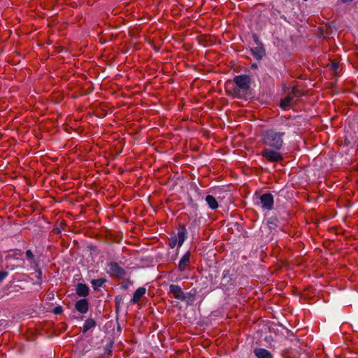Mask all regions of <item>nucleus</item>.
Returning a JSON list of instances; mask_svg holds the SVG:
<instances>
[{
    "label": "nucleus",
    "instance_id": "nucleus-1",
    "mask_svg": "<svg viewBox=\"0 0 358 358\" xmlns=\"http://www.w3.org/2000/svg\"><path fill=\"white\" fill-rule=\"evenodd\" d=\"M284 132H279L273 129L265 130L262 134L263 143L275 150H280L283 145Z\"/></svg>",
    "mask_w": 358,
    "mask_h": 358
},
{
    "label": "nucleus",
    "instance_id": "nucleus-2",
    "mask_svg": "<svg viewBox=\"0 0 358 358\" xmlns=\"http://www.w3.org/2000/svg\"><path fill=\"white\" fill-rule=\"evenodd\" d=\"M234 87L232 88L231 94L234 97L243 98L245 96L250 87L251 79L248 75L236 76L234 78Z\"/></svg>",
    "mask_w": 358,
    "mask_h": 358
},
{
    "label": "nucleus",
    "instance_id": "nucleus-3",
    "mask_svg": "<svg viewBox=\"0 0 358 358\" xmlns=\"http://www.w3.org/2000/svg\"><path fill=\"white\" fill-rule=\"evenodd\" d=\"M187 229L185 226L181 224L178 227L177 234L171 235L169 238V245L171 248H174L176 246L181 247L184 241L187 238Z\"/></svg>",
    "mask_w": 358,
    "mask_h": 358
},
{
    "label": "nucleus",
    "instance_id": "nucleus-4",
    "mask_svg": "<svg viewBox=\"0 0 358 358\" xmlns=\"http://www.w3.org/2000/svg\"><path fill=\"white\" fill-rule=\"evenodd\" d=\"M278 151L273 148H265L262 151V156L271 162H279L283 159V157Z\"/></svg>",
    "mask_w": 358,
    "mask_h": 358
},
{
    "label": "nucleus",
    "instance_id": "nucleus-5",
    "mask_svg": "<svg viewBox=\"0 0 358 358\" xmlns=\"http://www.w3.org/2000/svg\"><path fill=\"white\" fill-rule=\"evenodd\" d=\"M108 273L113 278H122L125 275L126 272L123 268L119 266L117 262H110L108 263Z\"/></svg>",
    "mask_w": 358,
    "mask_h": 358
},
{
    "label": "nucleus",
    "instance_id": "nucleus-6",
    "mask_svg": "<svg viewBox=\"0 0 358 358\" xmlns=\"http://www.w3.org/2000/svg\"><path fill=\"white\" fill-rule=\"evenodd\" d=\"M260 203L263 210H271L273 208L274 199L271 193L263 194L259 197Z\"/></svg>",
    "mask_w": 358,
    "mask_h": 358
},
{
    "label": "nucleus",
    "instance_id": "nucleus-7",
    "mask_svg": "<svg viewBox=\"0 0 358 358\" xmlns=\"http://www.w3.org/2000/svg\"><path fill=\"white\" fill-rule=\"evenodd\" d=\"M191 253L187 251L179 261L178 268L180 272H184L190 268Z\"/></svg>",
    "mask_w": 358,
    "mask_h": 358
},
{
    "label": "nucleus",
    "instance_id": "nucleus-8",
    "mask_svg": "<svg viewBox=\"0 0 358 358\" xmlns=\"http://www.w3.org/2000/svg\"><path fill=\"white\" fill-rule=\"evenodd\" d=\"M169 292L176 299L183 301L186 299L184 292L178 285L171 284L169 286Z\"/></svg>",
    "mask_w": 358,
    "mask_h": 358
},
{
    "label": "nucleus",
    "instance_id": "nucleus-9",
    "mask_svg": "<svg viewBox=\"0 0 358 358\" xmlns=\"http://www.w3.org/2000/svg\"><path fill=\"white\" fill-rule=\"evenodd\" d=\"M89 302L86 299L77 301L75 303L76 310L81 314H85L89 310Z\"/></svg>",
    "mask_w": 358,
    "mask_h": 358
},
{
    "label": "nucleus",
    "instance_id": "nucleus-10",
    "mask_svg": "<svg viewBox=\"0 0 358 358\" xmlns=\"http://www.w3.org/2000/svg\"><path fill=\"white\" fill-rule=\"evenodd\" d=\"M146 289L143 287H138L134 292L133 297L130 302L132 304H136L139 302L141 299L145 294Z\"/></svg>",
    "mask_w": 358,
    "mask_h": 358
},
{
    "label": "nucleus",
    "instance_id": "nucleus-11",
    "mask_svg": "<svg viewBox=\"0 0 358 358\" xmlns=\"http://www.w3.org/2000/svg\"><path fill=\"white\" fill-rule=\"evenodd\" d=\"M76 292L79 296L86 297L89 295V287L85 284L78 283L76 287Z\"/></svg>",
    "mask_w": 358,
    "mask_h": 358
},
{
    "label": "nucleus",
    "instance_id": "nucleus-12",
    "mask_svg": "<svg viewBox=\"0 0 358 358\" xmlns=\"http://www.w3.org/2000/svg\"><path fill=\"white\" fill-rule=\"evenodd\" d=\"M254 354L257 358H273L271 353L264 348H255L254 350Z\"/></svg>",
    "mask_w": 358,
    "mask_h": 358
},
{
    "label": "nucleus",
    "instance_id": "nucleus-13",
    "mask_svg": "<svg viewBox=\"0 0 358 358\" xmlns=\"http://www.w3.org/2000/svg\"><path fill=\"white\" fill-rule=\"evenodd\" d=\"M206 201L212 210H215L219 207L218 203L216 199L212 195H207L206 196Z\"/></svg>",
    "mask_w": 358,
    "mask_h": 358
},
{
    "label": "nucleus",
    "instance_id": "nucleus-14",
    "mask_svg": "<svg viewBox=\"0 0 358 358\" xmlns=\"http://www.w3.org/2000/svg\"><path fill=\"white\" fill-rule=\"evenodd\" d=\"M106 282V278L94 279L91 280V285L94 290H98L99 287H102L103 285Z\"/></svg>",
    "mask_w": 358,
    "mask_h": 358
},
{
    "label": "nucleus",
    "instance_id": "nucleus-15",
    "mask_svg": "<svg viewBox=\"0 0 358 358\" xmlns=\"http://www.w3.org/2000/svg\"><path fill=\"white\" fill-rule=\"evenodd\" d=\"M96 326L95 321L92 318H88L85 320L84 325H83V331L85 333L89 329L94 328Z\"/></svg>",
    "mask_w": 358,
    "mask_h": 358
},
{
    "label": "nucleus",
    "instance_id": "nucleus-16",
    "mask_svg": "<svg viewBox=\"0 0 358 358\" xmlns=\"http://www.w3.org/2000/svg\"><path fill=\"white\" fill-rule=\"evenodd\" d=\"M292 101V97L291 96H287L285 99L281 100L280 107L283 109H286L287 107L290 106Z\"/></svg>",
    "mask_w": 358,
    "mask_h": 358
},
{
    "label": "nucleus",
    "instance_id": "nucleus-17",
    "mask_svg": "<svg viewBox=\"0 0 358 358\" xmlns=\"http://www.w3.org/2000/svg\"><path fill=\"white\" fill-rule=\"evenodd\" d=\"M26 257H27V259L31 262L34 261V255L30 250H27L26 251Z\"/></svg>",
    "mask_w": 358,
    "mask_h": 358
},
{
    "label": "nucleus",
    "instance_id": "nucleus-18",
    "mask_svg": "<svg viewBox=\"0 0 358 358\" xmlns=\"http://www.w3.org/2000/svg\"><path fill=\"white\" fill-rule=\"evenodd\" d=\"M8 275V273L7 271H0V282H1Z\"/></svg>",
    "mask_w": 358,
    "mask_h": 358
},
{
    "label": "nucleus",
    "instance_id": "nucleus-19",
    "mask_svg": "<svg viewBox=\"0 0 358 358\" xmlns=\"http://www.w3.org/2000/svg\"><path fill=\"white\" fill-rule=\"evenodd\" d=\"M252 52H253V53H254L255 55H258V57H259V58H262V55H263V53H264V52H263V51H262V50H257V52H255V50H252Z\"/></svg>",
    "mask_w": 358,
    "mask_h": 358
},
{
    "label": "nucleus",
    "instance_id": "nucleus-20",
    "mask_svg": "<svg viewBox=\"0 0 358 358\" xmlns=\"http://www.w3.org/2000/svg\"><path fill=\"white\" fill-rule=\"evenodd\" d=\"M131 282L128 279V280H127L124 282V283L122 285V288H123V289H127L128 285H129V284H131Z\"/></svg>",
    "mask_w": 358,
    "mask_h": 358
},
{
    "label": "nucleus",
    "instance_id": "nucleus-21",
    "mask_svg": "<svg viewBox=\"0 0 358 358\" xmlns=\"http://www.w3.org/2000/svg\"><path fill=\"white\" fill-rule=\"evenodd\" d=\"M55 313L60 314L62 312V308L60 306L56 307L54 310Z\"/></svg>",
    "mask_w": 358,
    "mask_h": 358
},
{
    "label": "nucleus",
    "instance_id": "nucleus-22",
    "mask_svg": "<svg viewBox=\"0 0 358 358\" xmlns=\"http://www.w3.org/2000/svg\"><path fill=\"white\" fill-rule=\"evenodd\" d=\"M120 300H121V298H120V299L118 297L115 298V306H116L117 309H118L120 307Z\"/></svg>",
    "mask_w": 358,
    "mask_h": 358
},
{
    "label": "nucleus",
    "instance_id": "nucleus-23",
    "mask_svg": "<svg viewBox=\"0 0 358 358\" xmlns=\"http://www.w3.org/2000/svg\"><path fill=\"white\" fill-rule=\"evenodd\" d=\"M353 1V0H341V1H342L343 3H345V2H351V1Z\"/></svg>",
    "mask_w": 358,
    "mask_h": 358
},
{
    "label": "nucleus",
    "instance_id": "nucleus-24",
    "mask_svg": "<svg viewBox=\"0 0 358 358\" xmlns=\"http://www.w3.org/2000/svg\"><path fill=\"white\" fill-rule=\"evenodd\" d=\"M357 49H358V46H357Z\"/></svg>",
    "mask_w": 358,
    "mask_h": 358
}]
</instances>
